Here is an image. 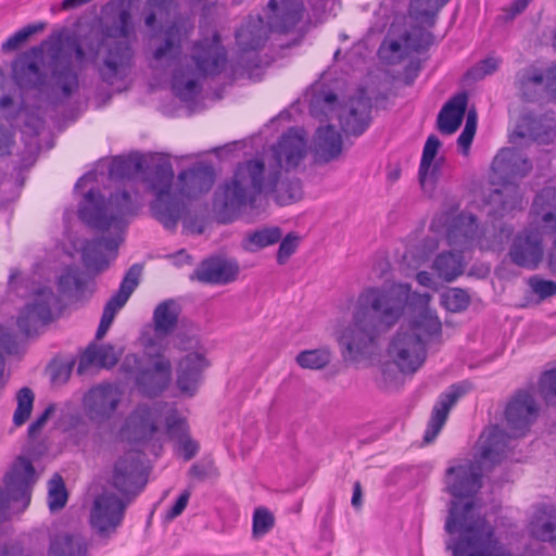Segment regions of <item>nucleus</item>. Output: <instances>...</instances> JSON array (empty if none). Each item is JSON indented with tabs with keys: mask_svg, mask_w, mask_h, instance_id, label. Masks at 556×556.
<instances>
[{
	"mask_svg": "<svg viewBox=\"0 0 556 556\" xmlns=\"http://www.w3.org/2000/svg\"><path fill=\"white\" fill-rule=\"evenodd\" d=\"M307 154V142L303 129L290 128L273 147L274 164L268 168L260 160L238 164L232 178L215 192L214 205L230 222L247 207L254 208L262 194L273 195L280 205H287L302 197L300 179L280 181L281 169H293Z\"/></svg>",
	"mask_w": 556,
	"mask_h": 556,
	"instance_id": "1",
	"label": "nucleus"
},
{
	"mask_svg": "<svg viewBox=\"0 0 556 556\" xmlns=\"http://www.w3.org/2000/svg\"><path fill=\"white\" fill-rule=\"evenodd\" d=\"M410 286L368 287L358 295L352 313V323L339 336V344L349 357L366 354L381 334L394 327L404 315Z\"/></svg>",
	"mask_w": 556,
	"mask_h": 556,
	"instance_id": "2",
	"label": "nucleus"
},
{
	"mask_svg": "<svg viewBox=\"0 0 556 556\" xmlns=\"http://www.w3.org/2000/svg\"><path fill=\"white\" fill-rule=\"evenodd\" d=\"M84 199L79 217L94 229L115 231L112 237L87 241L83 248L84 265L99 274L108 269L111 261L117 256V249L123 241L122 232L129 219L137 215L139 204L126 190L115 191L104 199L99 190L90 189Z\"/></svg>",
	"mask_w": 556,
	"mask_h": 556,
	"instance_id": "3",
	"label": "nucleus"
},
{
	"mask_svg": "<svg viewBox=\"0 0 556 556\" xmlns=\"http://www.w3.org/2000/svg\"><path fill=\"white\" fill-rule=\"evenodd\" d=\"M154 200L150 204L152 216L166 229L177 227L186 211L185 200L207 193L215 181L212 165L198 163L180 172L174 184V169L169 162L154 164L146 178Z\"/></svg>",
	"mask_w": 556,
	"mask_h": 556,
	"instance_id": "4",
	"label": "nucleus"
},
{
	"mask_svg": "<svg viewBox=\"0 0 556 556\" xmlns=\"http://www.w3.org/2000/svg\"><path fill=\"white\" fill-rule=\"evenodd\" d=\"M11 77L23 91H36L53 103L70 100L79 89V75L73 61L61 55V49L51 54L49 73L45 66L43 46H35L20 53L11 65Z\"/></svg>",
	"mask_w": 556,
	"mask_h": 556,
	"instance_id": "5",
	"label": "nucleus"
},
{
	"mask_svg": "<svg viewBox=\"0 0 556 556\" xmlns=\"http://www.w3.org/2000/svg\"><path fill=\"white\" fill-rule=\"evenodd\" d=\"M102 38L96 54L100 79L109 85L124 84L134 67L135 51L130 38L135 36L131 11L124 0H111L102 9Z\"/></svg>",
	"mask_w": 556,
	"mask_h": 556,
	"instance_id": "6",
	"label": "nucleus"
},
{
	"mask_svg": "<svg viewBox=\"0 0 556 556\" xmlns=\"http://www.w3.org/2000/svg\"><path fill=\"white\" fill-rule=\"evenodd\" d=\"M444 529L452 536L446 548L453 556H513L473 501H452Z\"/></svg>",
	"mask_w": 556,
	"mask_h": 556,
	"instance_id": "7",
	"label": "nucleus"
},
{
	"mask_svg": "<svg viewBox=\"0 0 556 556\" xmlns=\"http://www.w3.org/2000/svg\"><path fill=\"white\" fill-rule=\"evenodd\" d=\"M481 447L475 459H460L445 471V491L455 498L475 496L482 488L484 470H491L507 455V435L494 426L480 437Z\"/></svg>",
	"mask_w": 556,
	"mask_h": 556,
	"instance_id": "8",
	"label": "nucleus"
},
{
	"mask_svg": "<svg viewBox=\"0 0 556 556\" xmlns=\"http://www.w3.org/2000/svg\"><path fill=\"white\" fill-rule=\"evenodd\" d=\"M442 333V324L429 308L420 311L392 337L388 356L403 374H415L427 358V345Z\"/></svg>",
	"mask_w": 556,
	"mask_h": 556,
	"instance_id": "9",
	"label": "nucleus"
},
{
	"mask_svg": "<svg viewBox=\"0 0 556 556\" xmlns=\"http://www.w3.org/2000/svg\"><path fill=\"white\" fill-rule=\"evenodd\" d=\"M155 361H146L136 354H127L119 372L126 382H134L135 388L146 397H156L169 386L172 380V363L157 351Z\"/></svg>",
	"mask_w": 556,
	"mask_h": 556,
	"instance_id": "10",
	"label": "nucleus"
},
{
	"mask_svg": "<svg viewBox=\"0 0 556 556\" xmlns=\"http://www.w3.org/2000/svg\"><path fill=\"white\" fill-rule=\"evenodd\" d=\"M492 169L506 184L503 190L496 191L505 195L502 200V211L509 213L514 210H521L523 198L513 181L530 173L532 169L530 160L515 148H504L494 157Z\"/></svg>",
	"mask_w": 556,
	"mask_h": 556,
	"instance_id": "11",
	"label": "nucleus"
},
{
	"mask_svg": "<svg viewBox=\"0 0 556 556\" xmlns=\"http://www.w3.org/2000/svg\"><path fill=\"white\" fill-rule=\"evenodd\" d=\"M511 233V228L501 227L498 232L493 235L492 239H488L480 230L477 218L473 215L459 214L452 219L446 237L448 244L460 251L469 249L473 242H477L482 250L501 251Z\"/></svg>",
	"mask_w": 556,
	"mask_h": 556,
	"instance_id": "12",
	"label": "nucleus"
},
{
	"mask_svg": "<svg viewBox=\"0 0 556 556\" xmlns=\"http://www.w3.org/2000/svg\"><path fill=\"white\" fill-rule=\"evenodd\" d=\"M122 395L119 387L110 382L91 387L81 401L85 416L98 426L111 421L121 404Z\"/></svg>",
	"mask_w": 556,
	"mask_h": 556,
	"instance_id": "13",
	"label": "nucleus"
},
{
	"mask_svg": "<svg viewBox=\"0 0 556 556\" xmlns=\"http://www.w3.org/2000/svg\"><path fill=\"white\" fill-rule=\"evenodd\" d=\"M36 480V470L31 462L24 456H18L5 476L7 490L0 489V510L5 509L11 501H21L28 505Z\"/></svg>",
	"mask_w": 556,
	"mask_h": 556,
	"instance_id": "14",
	"label": "nucleus"
},
{
	"mask_svg": "<svg viewBox=\"0 0 556 556\" xmlns=\"http://www.w3.org/2000/svg\"><path fill=\"white\" fill-rule=\"evenodd\" d=\"M551 233L532 223L514 238L508 252L511 263L522 268L536 269L543 261V237Z\"/></svg>",
	"mask_w": 556,
	"mask_h": 556,
	"instance_id": "15",
	"label": "nucleus"
},
{
	"mask_svg": "<svg viewBox=\"0 0 556 556\" xmlns=\"http://www.w3.org/2000/svg\"><path fill=\"white\" fill-rule=\"evenodd\" d=\"M130 501L131 498L124 501L111 492L98 495L90 511L91 527L102 536L115 532Z\"/></svg>",
	"mask_w": 556,
	"mask_h": 556,
	"instance_id": "16",
	"label": "nucleus"
},
{
	"mask_svg": "<svg viewBox=\"0 0 556 556\" xmlns=\"http://www.w3.org/2000/svg\"><path fill=\"white\" fill-rule=\"evenodd\" d=\"M538 415L539 406L533 395L528 391L516 392L505 409V418L510 430V434L504 431L507 435V450L510 439L525 435Z\"/></svg>",
	"mask_w": 556,
	"mask_h": 556,
	"instance_id": "17",
	"label": "nucleus"
},
{
	"mask_svg": "<svg viewBox=\"0 0 556 556\" xmlns=\"http://www.w3.org/2000/svg\"><path fill=\"white\" fill-rule=\"evenodd\" d=\"M147 484L142 462L137 453L121 457L113 470L112 485L127 498L138 495Z\"/></svg>",
	"mask_w": 556,
	"mask_h": 556,
	"instance_id": "18",
	"label": "nucleus"
},
{
	"mask_svg": "<svg viewBox=\"0 0 556 556\" xmlns=\"http://www.w3.org/2000/svg\"><path fill=\"white\" fill-rule=\"evenodd\" d=\"M193 61L199 76H216L220 74L227 63V52L222 45L220 37L214 33L211 38L197 41L191 50Z\"/></svg>",
	"mask_w": 556,
	"mask_h": 556,
	"instance_id": "19",
	"label": "nucleus"
},
{
	"mask_svg": "<svg viewBox=\"0 0 556 556\" xmlns=\"http://www.w3.org/2000/svg\"><path fill=\"white\" fill-rule=\"evenodd\" d=\"M56 296L52 289L38 290L31 303L27 304L17 318L18 329L27 337L38 332L40 327L52 320V306Z\"/></svg>",
	"mask_w": 556,
	"mask_h": 556,
	"instance_id": "20",
	"label": "nucleus"
},
{
	"mask_svg": "<svg viewBox=\"0 0 556 556\" xmlns=\"http://www.w3.org/2000/svg\"><path fill=\"white\" fill-rule=\"evenodd\" d=\"M471 389L472 384L470 382L462 381L450 386L445 392L440 394L424 434L426 443H431L437 438L447 419L451 408Z\"/></svg>",
	"mask_w": 556,
	"mask_h": 556,
	"instance_id": "21",
	"label": "nucleus"
},
{
	"mask_svg": "<svg viewBox=\"0 0 556 556\" xmlns=\"http://www.w3.org/2000/svg\"><path fill=\"white\" fill-rule=\"evenodd\" d=\"M371 100L364 92L353 97L339 115L342 130L352 136H361L370 125Z\"/></svg>",
	"mask_w": 556,
	"mask_h": 556,
	"instance_id": "22",
	"label": "nucleus"
},
{
	"mask_svg": "<svg viewBox=\"0 0 556 556\" xmlns=\"http://www.w3.org/2000/svg\"><path fill=\"white\" fill-rule=\"evenodd\" d=\"M239 265L235 261L210 257L200 263L190 276L191 280H198L206 285H227L237 279Z\"/></svg>",
	"mask_w": 556,
	"mask_h": 556,
	"instance_id": "23",
	"label": "nucleus"
},
{
	"mask_svg": "<svg viewBox=\"0 0 556 556\" xmlns=\"http://www.w3.org/2000/svg\"><path fill=\"white\" fill-rule=\"evenodd\" d=\"M180 313V305L173 299L159 303L154 308L152 317L153 337L144 341V348H154L170 336L177 327Z\"/></svg>",
	"mask_w": 556,
	"mask_h": 556,
	"instance_id": "24",
	"label": "nucleus"
},
{
	"mask_svg": "<svg viewBox=\"0 0 556 556\" xmlns=\"http://www.w3.org/2000/svg\"><path fill=\"white\" fill-rule=\"evenodd\" d=\"M142 273V266L134 264L125 274L118 291L114 293L106 302L101 316L100 325L111 327L117 312L127 303L128 299L139 285V279Z\"/></svg>",
	"mask_w": 556,
	"mask_h": 556,
	"instance_id": "25",
	"label": "nucleus"
},
{
	"mask_svg": "<svg viewBox=\"0 0 556 556\" xmlns=\"http://www.w3.org/2000/svg\"><path fill=\"white\" fill-rule=\"evenodd\" d=\"M142 273V266L134 264L125 274L118 291L114 293L106 302L101 316L100 325L111 327L117 312L127 303L128 299L139 285V279Z\"/></svg>",
	"mask_w": 556,
	"mask_h": 556,
	"instance_id": "26",
	"label": "nucleus"
},
{
	"mask_svg": "<svg viewBox=\"0 0 556 556\" xmlns=\"http://www.w3.org/2000/svg\"><path fill=\"white\" fill-rule=\"evenodd\" d=\"M556 136V121L547 116H533L527 114L522 116L521 121L517 125L514 134L511 135V141L516 139L529 138L532 141L539 143H549Z\"/></svg>",
	"mask_w": 556,
	"mask_h": 556,
	"instance_id": "27",
	"label": "nucleus"
},
{
	"mask_svg": "<svg viewBox=\"0 0 556 556\" xmlns=\"http://www.w3.org/2000/svg\"><path fill=\"white\" fill-rule=\"evenodd\" d=\"M271 11L270 28L279 33H288L302 20L305 12L303 0H269Z\"/></svg>",
	"mask_w": 556,
	"mask_h": 556,
	"instance_id": "28",
	"label": "nucleus"
},
{
	"mask_svg": "<svg viewBox=\"0 0 556 556\" xmlns=\"http://www.w3.org/2000/svg\"><path fill=\"white\" fill-rule=\"evenodd\" d=\"M207 366L205 357L199 353H189L181 358L177 369V387L180 392L192 396Z\"/></svg>",
	"mask_w": 556,
	"mask_h": 556,
	"instance_id": "29",
	"label": "nucleus"
},
{
	"mask_svg": "<svg viewBox=\"0 0 556 556\" xmlns=\"http://www.w3.org/2000/svg\"><path fill=\"white\" fill-rule=\"evenodd\" d=\"M531 212L534 225L545 232H556V188H543L535 195Z\"/></svg>",
	"mask_w": 556,
	"mask_h": 556,
	"instance_id": "30",
	"label": "nucleus"
},
{
	"mask_svg": "<svg viewBox=\"0 0 556 556\" xmlns=\"http://www.w3.org/2000/svg\"><path fill=\"white\" fill-rule=\"evenodd\" d=\"M268 38V28L261 15L249 16L236 31V41L242 52L263 48Z\"/></svg>",
	"mask_w": 556,
	"mask_h": 556,
	"instance_id": "31",
	"label": "nucleus"
},
{
	"mask_svg": "<svg viewBox=\"0 0 556 556\" xmlns=\"http://www.w3.org/2000/svg\"><path fill=\"white\" fill-rule=\"evenodd\" d=\"M468 103L467 93L453 96L441 109L437 118V126L441 134L452 135L462 125Z\"/></svg>",
	"mask_w": 556,
	"mask_h": 556,
	"instance_id": "32",
	"label": "nucleus"
},
{
	"mask_svg": "<svg viewBox=\"0 0 556 556\" xmlns=\"http://www.w3.org/2000/svg\"><path fill=\"white\" fill-rule=\"evenodd\" d=\"M516 88L527 102H539L544 97V74L534 67L522 68L516 74Z\"/></svg>",
	"mask_w": 556,
	"mask_h": 556,
	"instance_id": "33",
	"label": "nucleus"
},
{
	"mask_svg": "<svg viewBox=\"0 0 556 556\" xmlns=\"http://www.w3.org/2000/svg\"><path fill=\"white\" fill-rule=\"evenodd\" d=\"M530 532L540 541L556 543V508L538 507L530 522Z\"/></svg>",
	"mask_w": 556,
	"mask_h": 556,
	"instance_id": "34",
	"label": "nucleus"
},
{
	"mask_svg": "<svg viewBox=\"0 0 556 556\" xmlns=\"http://www.w3.org/2000/svg\"><path fill=\"white\" fill-rule=\"evenodd\" d=\"M316 154L324 161L330 162L342 152V137L332 125L321 126L315 136Z\"/></svg>",
	"mask_w": 556,
	"mask_h": 556,
	"instance_id": "35",
	"label": "nucleus"
},
{
	"mask_svg": "<svg viewBox=\"0 0 556 556\" xmlns=\"http://www.w3.org/2000/svg\"><path fill=\"white\" fill-rule=\"evenodd\" d=\"M88 543L77 533L56 534L50 541L48 556H87Z\"/></svg>",
	"mask_w": 556,
	"mask_h": 556,
	"instance_id": "36",
	"label": "nucleus"
},
{
	"mask_svg": "<svg viewBox=\"0 0 556 556\" xmlns=\"http://www.w3.org/2000/svg\"><path fill=\"white\" fill-rule=\"evenodd\" d=\"M460 252H442L434 258L432 269L440 279L451 282L463 275L465 262Z\"/></svg>",
	"mask_w": 556,
	"mask_h": 556,
	"instance_id": "37",
	"label": "nucleus"
},
{
	"mask_svg": "<svg viewBox=\"0 0 556 556\" xmlns=\"http://www.w3.org/2000/svg\"><path fill=\"white\" fill-rule=\"evenodd\" d=\"M117 361L118 358L112 345L90 344L79 359L77 371L78 374H83L87 367L93 364L111 368L116 365Z\"/></svg>",
	"mask_w": 556,
	"mask_h": 556,
	"instance_id": "38",
	"label": "nucleus"
},
{
	"mask_svg": "<svg viewBox=\"0 0 556 556\" xmlns=\"http://www.w3.org/2000/svg\"><path fill=\"white\" fill-rule=\"evenodd\" d=\"M156 422V413L147 405L138 406L129 417L132 431L140 440H148L153 437L157 430Z\"/></svg>",
	"mask_w": 556,
	"mask_h": 556,
	"instance_id": "39",
	"label": "nucleus"
},
{
	"mask_svg": "<svg viewBox=\"0 0 556 556\" xmlns=\"http://www.w3.org/2000/svg\"><path fill=\"white\" fill-rule=\"evenodd\" d=\"M181 33L176 24L167 27L164 40L153 52V59L159 62H170L181 53Z\"/></svg>",
	"mask_w": 556,
	"mask_h": 556,
	"instance_id": "40",
	"label": "nucleus"
},
{
	"mask_svg": "<svg viewBox=\"0 0 556 556\" xmlns=\"http://www.w3.org/2000/svg\"><path fill=\"white\" fill-rule=\"evenodd\" d=\"M281 238L282 230L280 227H264L249 232L243 240V248L247 251L255 252L279 242Z\"/></svg>",
	"mask_w": 556,
	"mask_h": 556,
	"instance_id": "41",
	"label": "nucleus"
},
{
	"mask_svg": "<svg viewBox=\"0 0 556 556\" xmlns=\"http://www.w3.org/2000/svg\"><path fill=\"white\" fill-rule=\"evenodd\" d=\"M177 8L176 0H147L144 7V25L153 29L157 20H167Z\"/></svg>",
	"mask_w": 556,
	"mask_h": 556,
	"instance_id": "42",
	"label": "nucleus"
},
{
	"mask_svg": "<svg viewBox=\"0 0 556 556\" xmlns=\"http://www.w3.org/2000/svg\"><path fill=\"white\" fill-rule=\"evenodd\" d=\"M440 147L441 141L435 135H430L427 138L418 170L419 181L422 187L427 179L432 176L437 169V165L432 167V164Z\"/></svg>",
	"mask_w": 556,
	"mask_h": 556,
	"instance_id": "43",
	"label": "nucleus"
},
{
	"mask_svg": "<svg viewBox=\"0 0 556 556\" xmlns=\"http://www.w3.org/2000/svg\"><path fill=\"white\" fill-rule=\"evenodd\" d=\"M331 358V351L328 348H320L300 352L295 361L302 368L319 370L329 365Z\"/></svg>",
	"mask_w": 556,
	"mask_h": 556,
	"instance_id": "44",
	"label": "nucleus"
},
{
	"mask_svg": "<svg viewBox=\"0 0 556 556\" xmlns=\"http://www.w3.org/2000/svg\"><path fill=\"white\" fill-rule=\"evenodd\" d=\"M88 283L87 277L76 267H68L59 277L58 287L62 293L83 294Z\"/></svg>",
	"mask_w": 556,
	"mask_h": 556,
	"instance_id": "45",
	"label": "nucleus"
},
{
	"mask_svg": "<svg viewBox=\"0 0 556 556\" xmlns=\"http://www.w3.org/2000/svg\"><path fill=\"white\" fill-rule=\"evenodd\" d=\"M67 502V491L63 478L55 473L49 481L48 505L51 511L62 509Z\"/></svg>",
	"mask_w": 556,
	"mask_h": 556,
	"instance_id": "46",
	"label": "nucleus"
},
{
	"mask_svg": "<svg viewBox=\"0 0 556 556\" xmlns=\"http://www.w3.org/2000/svg\"><path fill=\"white\" fill-rule=\"evenodd\" d=\"M34 392L24 387L16 394L17 406L13 415V422L20 427L24 425L30 416L34 404Z\"/></svg>",
	"mask_w": 556,
	"mask_h": 556,
	"instance_id": "47",
	"label": "nucleus"
},
{
	"mask_svg": "<svg viewBox=\"0 0 556 556\" xmlns=\"http://www.w3.org/2000/svg\"><path fill=\"white\" fill-rule=\"evenodd\" d=\"M45 28L43 23L38 24H29L16 33H14L12 36H10L1 45V51L3 53H10L15 50H17L24 42L28 40V38L42 30Z\"/></svg>",
	"mask_w": 556,
	"mask_h": 556,
	"instance_id": "48",
	"label": "nucleus"
},
{
	"mask_svg": "<svg viewBox=\"0 0 556 556\" xmlns=\"http://www.w3.org/2000/svg\"><path fill=\"white\" fill-rule=\"evenodd\" d=\"M172 88L174 93L181 100H191L200 90L199 83L195 79H185L181 72H176L173 75Z\"/></svg>",
	"mask_w": 556,
	"mask_h": 556,
	"instance_id": "49",
	"label": "nucleus"
},
{
	"mask_svg": "<svg viewBox=\"0 0 556 556\" xmlns=\"http://www.w3.org/2000/svg\"><path fill=\"white\" fill-rule=\"evenodd\" d=\"M539 391L547 405L556 406V367L541 376Z\"/></svg>",
	"mask_w": 556,
	"mask_h": 556,
	"instance_id": "50",
	"label": "nucleus"
},
{
	"mask_svg": "<svg viewBox=\"0 0 556 556\" xmlns=\"http://www.w3.org/2000/svg\"><path fill=\"white\" fill-rule=\"evenodd\" d=\"M446 307L452 312H462L470 304L468 293L459 288H453L444 295Z\"/></svg>",
	"mask_w": 556,
	"mask_h": 556,
	"instance_id": "51",
	"label": "nucleus"
},
{
	"mask_svg": "<svg viewBox=\"0 0 556 556\" xmlns=\"http://www.w3.org/2000/svg\"><path fill=\"white\" fill-rule=\"evenodd\" d=\"M274 516L266 508H256L253 515V533L264 535L274 527Z\"/></svg>",
	"mask_w": 556,
	"mask_h": 556,
	"instance_id": "52",
	"label": "nucleus"
},
{
	"mask_svg": "<svg viewBox=\"0 0 556 556\" xmlns=\"http://www.w3.org/2000/svg\"><path fill=\"white\" fill-rule=\"evenodd\" d=\"M300 242V237L295 232H289L279 244L277 251V263L283 265L295 253Z\"/></svg>",
	"mask_w": 556,
	"mask_h": 556,
	"instance_id": "53",
	"label": "nucleus"
},
{
	"mask_svg": "<svg viewBox=\"0 0 556 556\" xmlns=\"http://www.w3.org/2000/svg\"><path fill=\"white\" fill-rule=\"evenodd\" d=\"M167 434L177 441L189 435V426L185 418L172 414L166 417Z\"/></svg>",
	"mask_w": 556,
	"mask_h": 556,
	"instance_id": "54",
	"label": "nucleus"
},
{
	"mask_svg": "<svg viewBox=\"0 0 556 556\" xmlns=\"http://www.w3.org/2000/svg\"><path fill=\"white\" fill-rule=\"evenodd\" d=\"M529 286L541 300L556 295V282L553 280L533 276L529 279Z\"/></svg>",
	"mask_w": 556,
	"mask_h": 556,
	"instance_id": "55",
	"label": "nucleus"
},
{
	"mask_svg": "<svg viewBox=\"0 0 556 556\" xmlns=\"http://www.w3.org/2000/svg\"><path fill=\"white\" fill-rule=\"evenodd\" d=\"M142 164L140 162H132L130 160H116L114 161L110 174L111 176L125 178L128 177L132 172H140Z\"/></svg>",
	"mask_w": 556,
	"mask_h": 556,
	"instance_id": "56",
	"label": "nucleus"
},
{
	"mask_svg": "<svg viewBox=\"0 0 556 556\" xmlns=\"http://www.w3.org/2000/svg\"><path fill=\"white\" fill-rule=\"evenodd\" d=\"M498 67V61L494 58H488L482 60L478 66L467 72L468 76H472L476 79H482L486 75L494 73Z\"/></svg>",
	"mask_w": 556,
	"mask_h": 556,
	"instance_id": "57",
	"label": "nucleus"
},
{
	"mask_svg": "<svg viewBox=\"0 0 556 556\" xmlns=\"http://www.w3.org/2000/svg\"><path fill=\"white\" fill-rule=\"evenodd\" d=\"M72 364L60 363L50 367V379L54 384H64L71 377Z\"/></svg>",
	"mask_w": 556,
	"mask_h": 556,
	"instance_id": "58",
	"label": "nucleus"
},
{
	"mask_svg": "<svg viewBox=\"0 0 556 556\" xmlns=\"http://www.w3.org/2000/svg\"><path fill=\"white\" fill-rule=\"evenodd\" d=\"M191 496V491L189 489H186L181 492V494L176 500L175 504L168 509L166 513V519L167 520H174L178 516L182 514V511L186 509L189 498Z\"/></svg>",
	"mask_w": 556,
	"mask_h": 556,
	"instance_id": "59",
	"label": "nucleus"
},
{
	"mask_svg": "<svg viewBox=\"0 0 556 556\" xmlns=\"http://www.w3.org/2000/svg\"><path fill=\"white\" fill-rule=\"evenodd\" d=\"M215 471L213 462L194 463L189 469V476L192 478L204 481Z\"/></svg>",
	"mask_w": 556,
	"mask_h": 556,
	"instance_id": "60",
	"label": "nucleus"
},
{
	"mask_svg": "<svg viewBox=\"0 0 556 556\" xmlns=\"http://www.w3.org/2000/svg\"><path fill=\"white\" fill-rule=\"evenodd\" d=\"M15 146L14 132L0 126V156H9Z\"/></svg>",
	"mask_w": 556,
	"mask_h": 556,
	"instance_id": "61",
	"label": "nucleus"
},
{
	"mask_svg": "<svg viewBox=\"0 0 556 556\" xmlns=\"http://www.w3.org/2000/svg\"><path fill=\"white\" fill-rule=\"evenodd\" d=\"M179 447L184 452L185 460L192 459L199 452V443L187 435L180 440H178Z\"/></svg>",
	"mask_w": 556,
	"mask_h": 556,
	"instance_id": "62",
	"label": "nucleus"
},
{
	"mask_svg": "<svg viewBox=\"0 0 556 556\" xmlns=\"http://www.w3.org/2000/svg\"><path fill=\"white\" fill-rule=\"evenodd\" d=\"M54 412V405L50 404L43 413L37 417L35 421H33L28 427L29 437H35L38 432L41 431L43 426L47 424L50 415Z\"/></svg>",
	"mask_w": 556,
	"mask_h": 556,
	"instance_id": "63",
	"label": "nucleus"
},
{
	"mask_svg": "<svg viewBox=\"0 0 556 556\" xmlns=\"http://www.w3.org/2000/svg\"><path fill=\"white\" fill-rule=\"evenodd\" d=\"M545 96L551 100H556V65L548 68L546 76H544V97Z\"/></svg>",
	"mask_w": 556,
	"mask_h": 556,
	"instance_id": "64",
	"label": "nucleus"
}]
</instances>
